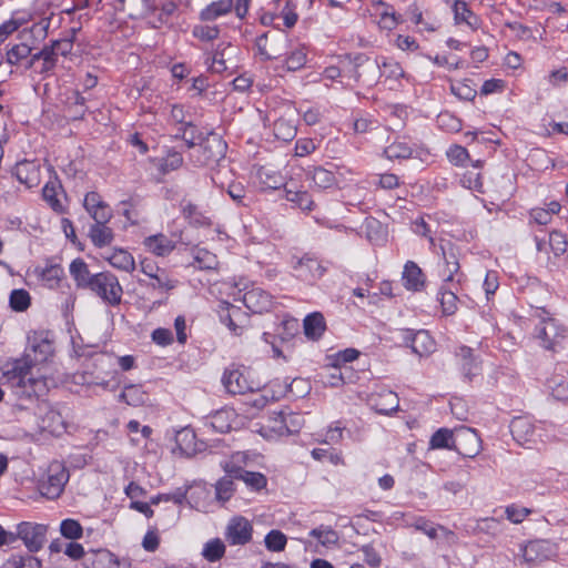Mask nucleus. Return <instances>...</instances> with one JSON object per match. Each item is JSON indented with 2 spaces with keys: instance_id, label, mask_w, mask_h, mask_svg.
<instances>
[{
  "instance_id": "f03ea898",
  "label": "nucleus",
  "mask_w": 568,
  "mask_h": 568,
  "mask_svg": "<svg viewBox=\"0 0 568 568\" xmlns=\"http://www.w3.org/2000/svg\"><path fill=\"white\" fill-rule=\"evenodd\" d=\"M404 77V70L397 61L392 58L382 57L374 61L369 59L356 63L352 78L355 82L363 81L367 85L378 82L384 78L385 82L397 81Z\"/></svg>"
},
{
  "instance_id": "c9c22d12",
  "label": "nucleus",
  "mask_w": 568,
  "mask_h": 568,
  "mask_svg": "<svg viewBox=\"0 0 568 568\" xmlns=\"http://www.w3.org/2000/svg\"><path fill=\"white\" fill-rule=\"evenodd\" d=\"M234 51L235 48L230 43H220L213 54L211 70L216 73L225 71L229 68L227 61Z\"/></svg>"
},
{
  "instance_id": "f257e3e1",
  "label": "nucleus",
  "mask_w": 568,
  "mask_h": 568,
  "mask_svg": "<svg viewBox=\"0 0 568 568\" xmlns=\"http://www.w3.org/2000/svg\"><path fill=\"white\" fill-rule=\"evenodd\" d=\"M51 355L52 345L43 339L31 345L26 354L16 359L11 368L7 369L3 375L12 387L21 390V395L41 396L49 389L48 379L43 375H34L33 369Z\"/></svg>"
},
{
  "instance_id": "4be33fe9",
  "label": "nucleus",
  "mask_w": 568,
  "mask_h": 568,
  "mask_svg": "<svg viewBox=\"0 0 568 568\" xmlns=\"http://www.w3.org/2000/svg\"><path fill=\"white\" fill-rule=\"evenodd\" d=\"M460 362V371L467 381H471L480 373V362L474 356L473 349L467 346H460L456 353Z\"/></svg>"
},
{
  "instance_id": "39448f33",
  "label": "nucleus",
  "mask_w": 568,
  "mask_h": 568,
  "mask_svg": "<svg viewBox=\"0 0 568 568\" xmlns=\"http://www.w3.org/2000/svg\"><path fill=\"white\" fill-rule=\"evenodd\" d=\"M226 144L219 135L211 134L204 143H200L191 153V160L196 166L219 164L224 160Z\"/></svg>"
},
{
  "instance_id": "2eb2a0df",
  "label": "nucleus",
  "mask_w": 568,
  "mask_h": 568,
  "mask_svg": "<svg viewBox=\"0 0 568 568\" xmlns=\"http://www.w3.org/2000/svg\"><path fill=\"white\" fill-rule=\"evenodd\" d=\"M83 205L95 223L109 222L112 217L111 209L102 201L100 194L97 192L87 193Z\"/></svg>"
},
{
  "instance_id": "0e129e2a",
  "label": "nucleus",
  "mask_w": 568,
  "mask_h": 568,
  "mask_svg": "<svg viewBox=\"0 0 568 568\" xmlns=\"http://www.w3.org/2000/svg\"><path fill=\"white\" fill-rule=\"evenodd\" d=\"M312 457L316 460H328L332 465H342L343 457L341 453L335 450H327L322 448H315L312 450Z\"/></svg>"
},
{
  "instance_id": "f3484780",
  "label": "nucleus",
  "mask_w": 568,
  "mask_h": 568,
  "mask_svg": "<svg viewBox=\"0 0 568 568\" xmlns=\"http://www.w3.org/2000/svg\"><path fill=\"white\" fill-rule=\"evenodd\" d=\"M372 407L379 414L388 415L399 407V398L396 393L389 389H382L369 398Z\"/></svg>"
},
{
  "instance_id": "f8f14e48",
  "label": "nucleus",
  "mask_w": 568,
  "mask_h": 568,
  "mask_svg": "<svg viewBox=\"0 0 568 568\" xmlns=\"http://www.w3.org/2000/svg\"><path fill=\"white\" fill-rule=\"evenodd\" d=\"M293 268L296 276L305 282H314L326 272V267L317 258L310 255L298 258Z\"/></svg>"
},
{
  "instance_id": "4d7b16f0",
  "label": "nucleus",
  "mask_w": 568,
  "mask_h": 568,
  "mask_svg": "<svg viewBox=\"0 0 568 568\" xmlns=\"http://www.w3.org/2000/svg\"><path fill=\"white\" fill-rule=\"evenodd\" d=\"M31 51V47L26 43L16 44L7 52V62L18 65L22 60L29 58Z\"/></svg>"
},
{
  "instance_id": "6e6552de",
  "label": "nucleus",
  "mask_w": 568,
  "mask_h": 568,
  "mask_svg": "<svg viewBox=\"0 0 568 568\" xmlns=\"http://www.w3.org/2000/svg\"><path fill=\"white\" fill-rule=\"evenodd\" d=\"M47 531L45 525L28 521L19 524L17 528L18 537L31 552H37L43 547Z\"/></svg>"
},
{
  "instance_id": "5701e85b",
  "label": "nucleus",
  "mask_w": 568,
  "mask_h": 568,
  "mask_svg": "<svg viewBox=\"0 0 568 568\" xmlns=\"http://www.w3.org/2000/svg\"><path fill=\"white\" fill-rule=\"evenodd\" d=\"M305 175L312 182L311 186L317 190L331 189L337 184L334 172L322 166L310 168Z\"/></svg>"
},
{
  "instance_id": "864d4df0",
  "label": "nucleus",
  "mask_w": 568,
  "mask_h": 568,
  "mask_svg": "<svg viewBox=\"0 0 568 568\" xmlns=\"http://www.w3.org/2000/svg\"><path fill=\"white\" fill-rule=\"evenodd\" d=\"M60 187L55 183H47L42 190L44 201L57 212L63 210V204L59 197Z\"/></svg>"
},
{
  "instance_id": "a211bd4d",
  "label": "nucleus",
  "mask_w": 568,
  "mask_h": 568,
  "mask_svg": "<svg viewBox=\"0 0 568 568\" xmlns=\"http://www.w3.org/2000/svg\"><path fill=\"white\" fill-rule=\"evenodd\" d=\"M210 425L217 433H229L239 427L240 418L233 408H223L211 416Z\"/></svg>"
},
{
  "instance_id": "b1692460",
  "label": "nucleus",
  "mask_w": 568,
  "mask_h": 568,
  "mask_svg": "<svg viewBox=\"0 0 568 568\" xmlns=\"http://www.w3.org/2000/svg\"><path fill=\"white\" fill-rule=\"evenodd\" d=\"M112 267L132 273L135 270V261L132 254L123 248H113L103 256Z\"/></svg>"
},
{
  "instance_id": "bf43d9fd",
  "label": "nucleus",
  "mask_w": 568,
  "mask_h": 568,
  "mask_svg": "<svg viewBox=\"0 0 568 568\" xmlns=\"http://www.w3.org/2000/svg\"><path fill=\"white\" fill-rule=\"evenodd\" d=\"M192 34L201 41H213L220 36V28L217 26L197 24L193 28Z\"/></svg>"
},
{
  "instance_id": "6ab92c4d",
  "label": "nucleus",
  "mask_w": 568,
  "mask_h": 568,
  "mask_svg": "<svg viewBox=\"0 0 568 568\" xmlns=\"http://www.w3.org/2000/svg\"><path fill=\"white\" fill-rule=\"evenodd\" d=\"M405 341L412 351L419 356L428 355L435 349V341L429 333L424 329L417 331L416 333H408Z\"/></svg>"
},
{
  "instance_id": "c03bdc74",
  "label": "nucleus",
  "mask_w": 568,
  "mask_h": 568,
  "mask_svg": "<svg viewBox=\"0 0 568 568\" xmlns=\"http://www.w3.org/2000/svg\"><path fill=\"white\" fill-rule=\"evenodd\" d=\"M1 568H41V560L32 555H12Z\"/></svg>"
},
{
  "instance_id": "cd10ccee",
  "label": "nucleus",
  "mask_w": 568,
  "mask_h": 568,
  "mask_svg": "<svg viewBox=\"0 0 568 568\" xmlns=\"http://www.w3.org/2000/svg\"><path fill=\"white\" fill-rule=\"evenodd\" d=\"M285 199L303 211H312L314 201L311 195L303 190H298L293 183L285 184Z\"/></svg>"
},
{
  "instance_id": "aec40b11",
  "label": "nucleus",
  "mask_w": 568,
  "mask_h": 568,
  "mask_svg": "<svg viewBox=\"0 0 568 568\" xmlns=\"http://www.w3.org/2000/svg\"><path fill=\"white\" fill-rule=\"evenodd\" d=\"M233 8L234 0L212 1L200 11L199 19L203 22H213L230 14Z\"/></svg>"
},
{
  "instance_id": "dca6fc26",
  "label": "nucleus",
  "mask_w": 568,
  "mask_h": 568,
  "mask_svg": "<svg viewBox=\"0 0 568 568\" xmlns=\"http://www.w3.org/2000/svg\"><path fill=\"white\" fill-rule=\"evenodd\" d=\"M13 175L28 189L40 184V166L33 161H21L16 164Z\"/></svg>"
},
{
  "instance_id": "72a5a7b5",
  "label": "nucleus",
  "mask_w": 568,
  "mask_h": 568,
  "mask_svg": "<svg viewBox=\"0 0 568 568\" xmlns=\"http://www.w3.org/2000/svg\"><path fill=\"white\" fill-rule=\"evenodd\" d=\"M263 40H267V34H264L258 39L261 53L264 54L266 59H276L280 55H282L283 51L286 50L288 43L287 38L283 34L273 37L268 45L262 48L261 43Z\"/></svg>"
},
{
  "instance_id": "6e6d98bb",
  "label": "nucleus",
  "mask_w": 568,
  "mask_h": 568,
  "mask_svg": "<svg viewBox=\"0 0 568 568\" xmlns=\"http://www.w3.org/2000/svg\"><path fill=\"white\" fill-rule=\"evenodd\" d=\"M31 303V297L26 290H13L10 294V306L16 312H24Z\"/></svg>"
},
{
  "instance_id": "ddd939ff",
  "label": "nucleus",
  "mask_w": 568,
  "mask_h": 568,
  "mask_svg": "<svg viewBox=\"0 0 568 568\" xmlns=\"http://www.w3.org/2000/svg\"><path fill=\"white\" fill-rule=\"evenodd\" d=\"M442 252L444 263L440 266L439 275L445 283H453L455 281V276L459 274L460 270L458 252L449 242L442 245Z\"/></svg>"
},
{
  "instance_id": "423d86ee",
  "label": "nucleus",
  "mask_w": 568,
  "mask_h": 568,
  "mask_svg": "<svg viewBox=\"0 0 568 568\" xmlns=\"http://www.w3.org/2000/svg\"><path fill=\"white\" fill-rule=\"evenodd\" d=\"M222 383L225 389L233 395H242L260 388V383L251 378V373L246 368L226 369Z\"/></svg>"
},
{
  "instance_id": "49530a36",
  "label": "nucleus",
  "mask_w": 568,
  "mask_h": 568,
  "mask_svg": "<svg viewBox=\"0 0 568 568\" xmlns=\"http://www.w3.org/2000/svg\"><path fill=\"white\" fill-rule=\"evenodd\" d=\"M287 537L278 529H272L264 538L265 548L268 551L281 552L285 549Z\"/></svg>"
},
{
  "instance_id": "9d476101",
  "label": "nucleus",
  "mask_w": 568,
  "mask_h": 568,
  "mask_svg": "<svg viewBox=\"0 0 568 568\" xmlns=\"http://www.w3.org/2000/svg\"><path fill=\"white\" fill-rule=\"evenodd\" d=\"M454 450L465 457H475L480 452V438L477 433L467 427L455 432Z\"/></svg>"
},
{
  "instance_id": "c756f323",
  "label": "nucleus",
  "mask_w": 568,
  "mask_h": 568,
  "mask_svg": "<svg viewBox=\"0 0 568 568\" xmlns=\"http://www.w3.org/2000/svg\"><path fill=\"white\" fill-rule=\"evenodd\" d=\"M145 247L158 256L169 255L175 247L173 241H171L164 234H155L144 240Z\"/></svg>"
},
{
  "instance_id": "09e8293b",
  "label": "nucleus",
  "mask_w": 568,
  "mask_h": 568,
  "mask_svg": "<svg viewBox=\"0 0 568 568\" xmlns=\"http://www.w3.org/2000/svg\"><path fill=\"white\" fill-rule=\"evenodd\" d=\"M63 277V268L60 265H50L44 267L40 273L42 283L49 287L54 288L59 286Z\"/></svg>"
},
{
  "instance_id": "20e7f679",
  "label": "nucleus",
  "mask_w": 568,
  "mask_h": 568,
  "mask_svg": "<svg viewBox=\"0 0 568 568\" xmlns=\"http://www.w3.org/2000/svg\"><path fill=\"white\" fill-rule=\"evenodd\" d=\"M88 288L111 306H118L122 301V286L118 277L110 272L93 274Z\"/></svg>"
},
{
  "instance_id": "4468645a",
  "label": "nucleus",
  "mask_w": 568,
  "mask_h": 568,
  "mask_svg": "<svg viewBox=\"0 0 568 568\" xmlns=\"http://www.w3.org/2000/svg\"><path fill=\"white\" fill-rule=\"evenodd\" d=\"M244 305L254 313H263L271 310L272 296L261 287H252L243 294Z\"/></svg>"
},
{
  "instance_id": "de8ad7c7",
  "label": "nucleus",
  "mask_w": 568,
  "mask_h": 568,
  "mask_svg": "<svg viewBox=\"0 0 568 568\" xmlns=\"http://www.w3.org/2000/svg\"><path fill=\"white\" fill-rule=\"evenodd\" d=\"M385 155L389 160H404L413 154V149L404 141H395L384 150Z\"/></svg>"
},
{
  "instance_id": "052dcab7",
  "label": "nucleus",
  "mask_w": 568,
  "mask_h": 568,
  "mask_svg": "<svg viewBox=\"0 0 568 568\" xmlns=\"http://www.w3.org/2000/svg\"><path fill=\"white\" fill-rule=\"evenodd\" d=\"M365 231L366 237L372 243H379L385 237V232L382 224L374 219H367L365 221Z\"/></svg>"
},
{
  "instance_id": "2f4dec72",
  "label": "nucleus",
  "mask_w": 568,
  "mask_h": 568,
  "mask_svg": "<svg viewBox=\"0 0 568 568\" xmlns=\"http://www.w3.org/2000/svg\"><path fill=\"white\" fill-rule=\"evenodd\" d=\"M303 326L305 336L313 341L318 339L326 328L324 316L318 312L307 315Z\"/></svg>"
},
{
  "instance_id": "7c9ffc66",
  "label": "nucleus",
  "mask_w": 568,
  "mask_h": 568,
  "mask_svg": "<svg viewBox=\"0 0 568 568\" xmlns=\"http://www.w3.org/2000/svg\"><path fill=\"white\" fill-rule=\"evenodd\" d=\"M108 222H97L91 225L89 236L97 247H104L112 243L114 234L111 227L106 226Z\"/></svg>"
},
{
  "instance_id": "ea45409f",
  "label": "nucleus",
  "mask_w": 568,
  "mask_h": 568,
  "mask_svg": "<svg viewBox=\"0 0 568 568\" xmlns=\"http://www.w3.org/2000/svg\"><path fill=\"white\" fill-rule=\"evenodd\" d=\"M42 428L51 434L60 435L65 429L62 415L53 408L48 409L42 417Z\"/></svg>"
},
{
  "instance_id": "13d9d810",
  "label": "nucleus",
  "mask_w": 568,
  "mask_h": 568,
  "mask_svg": "<svg viewBox=\"0 0 568 568\" xmlns=\"http://www.w3.org/2000/svg\"><path fill=\"white\" fill-rule=\"evenodd\" d=\"M60 532L68 539H80L83 534L81 524L75 519H64L60 525Z\"/></svg>"
},
{
  "instance_id": "412c9836",
  "label": "nucleus",
  "mask_w": 568,
  "mask_h": 568,
  "mask_svg": "<svg viewBox=\"0 0 568 568\" xmlns=\"http://www.w3.org/2000/svg\"><path fill=\"white\" fill-rule=\"evenodd\" d=\"M295 110L287 108L284 116L278 118L274 122V135L282 141H291L296 135Z\"/></svg>"
},
{
  "instance_id": "9b49d317",
  "label": "nucleus",
  "mask_w": 568,
  "mask_h": 568,
  "mask_svg": "<svg viewBox=\"0 0 568 568\" xmlns=\"http://www.w3.org/2000/svg\"><path fill=\"white\" fill-rule=\"evenodd\" d=\"M537 337L547 349H552L557 343L565 337V329L555 321V318L545 316L540 317L537 327Z\"/></svg>"
},
{
  "instance_id": "1a4fd4ad",
  "label": "nucleus",
  "mask_w": 568,
  "mask_h": 568,
  "mask_svg": "<svg viewBox=\"0 0 568 568\" xmlns=\"http://www.w3.org/2000/svg\"><path fill=\"white\" fill-rule=\"evenodd\" d=\"M85 568H131V560L106 549L91 550L85 556Z\"/></svg>"
},
{
  "instance_id": "69168bd1",
  "label": "nucleus",
  "mask_w": 568,
  "mask_h": 568,
  "mask_svg": "<svg viewBox=\"0 0 568 568\" xmlns=\"http://www.w3.org/2000/svg\"><path fill=\"white\" fill-rule=\"evenodd\" d=\"M460 181L463 186L479 193H484L480 174L475 170L466 171Z\"/></svg>"
},
{
  "instance_id": "0eeeda50",
  "label": "nucleus",
  "mask_w": 568,
  "mask_h": 568,
  "mask_svg": "<svg viewBox=\"0 0 568 568\" xmlns=\"http://www.w3.org/2000/svg\"><path fill=\"white\" fill-rule=\"evenodd\" d=\"M224 537L231 546H245L252 541L253 525L244 516H233L225 527Z\"/></svg>"
},
{
  "instance_id": "37998d69",
  "label": "nucleus",
  "mask_w": 568,
  "mask_h": 568,
  "mask_svg": "<svg viewBox=\"0 0 568 568\" xmlns=\"http://www.w3.org/2000/svg\"><path fill=\"white\" fill-rule=\"evenodd\" d=\"M183 216L189 220L190 224L196 227L211 226V219L199 211L197 206L192 203H186L182 207Z\"/></svg>"
},
{
  "instance_id": "4c0bfd02",
  "label": "nucleus",
  "mask_w": 568,
  "mask_h": 568,
  "mask_svg": "<svg viewBox=\"0 0 568 568\" xmlns=\"http://www.w3.org/2000/svg\"><path fill=\"white\" fill-rule=\"evenodd\" d=\"M195 434L190 428H182L175 434L176 450L181 456H190L194 453Z\"/></svg>"
},
{
  "instance_id": "680f3d73",
  "label": "nucleus",
  "mask_w": 568,
  "mask_h": 568,
  "mask_svg": "<svg viewBox=\"0 0 568 568\" xmlns=\"http://www.w3.org/2000/svg\"><path fill=\"white\" fill-rule=\"evenodd\" d=\"M234 491V484L230 477L221 478L215 485V495L217 500L227 501Z\"/></svg>"
},
{
  "instance_id": "a878e982",
  "label": "nucleus",
  "mask_w": 568,
  "mask_h": 568,
  "mask_svg": "<svg viewBox=\"0 0 568 568\" xmlns=\"http://www.w3.org/2000/svg\"><path fill=\"white\" fill-rule=\"evenodd\" d=\"M510 432L519 444L530 443L535 435V425L527 417H516L510 424Z\"/></svg>"
},
{
  "instance_id": "3c124183",
  "label": "nucleus",
  "mask_w": 568,
  "mask_h": 568,
  "mask_svg": "<svg viewBox=\"0 0 568 568\" xmlns=\"http://www.w3.org/2000/svg\"><path fill=\"white\" fill-rule=\"evenodd\" d=\"M547 548V542L544 540L529 541L523 548V557L526 561H536L546 557L544 551Z\"/></svg>"
},
{
  "instance_id": "5fc2aeb1",
  "label": "nucleus",
  "mask_w": 568,
  "mask_h": 568,
  "mask_svg": "<svg viewBox=\"0 0 568 568\" xmlns=\"http://www.w3.org/2000/svg\"><path fill=\"white\" fill-rule=\"evenodd\" d=\"M306 63V51L305 48L298 47L293 50L284 61V68L287 71H297L302 69Z\"/></svg>"
},
{
  "instance_id": "7ed1b4c3",
  "label": "nucleus",
  "mask_w": 568,
  "mask_h": 568,
  "mask_svg": "<svg viewBox=\"0 0 568 568\" xmlns=\"http://www.w3.org/2000/svg\"><path fill=\"white\" fill-rule=\"evenodd\" d=\"M69 477V470L62 463L52 462L45 474L39 480L38 489L43 497L57 499L63 493Z\"/></svg>"
},
{
  "instance_id": "603ef678",
  "label": "nucleus",
  "mask_w": 568,
  "mask_h": 568,
  "mask_svg": "<svg viewBox=\"0 0 568 568\" xmlns=\"http://www.w3.org/2000/svg\"><path fill=\"white\" fill-rule=\"evenodd\" d=\"M547 387L554 398L568 400V382L561 376H554L547 381Z\"/></svg>"
},
{
  "instance_id": "a19ab883",
  "label": "nucleus",
  "mask_w": 568,
  "mask_h": 568,
  "mask_svg": "<svg viewBox=\"0 0 568 568\" xmlns=\"http://www.w3.org/2000/svg\"><path fill=\"white\" fill-rule=\"evenodd\" d=\"M455 432L447 428H439L429 440V448L432 449H450L454 450Z\"/></svg>"
},
{
  "instance_id": "393cba45",
  "label": "nucleus",
  "mask_w": 568,
  "mask_h": 568,
  "mask_svg": "<svg viewBox=\"0 0 568 568\" xmlns=\"http://www.w3.org/2000/svg\"><path fill=\"white\" fill-rule=\"evenodd\" d=\"M224 469L235 478L242 479L247 486L255 490L263 489L266 484V477L261 473L242 470L241 468H234L231 464H225Z\"/></svg>"
},
{
  "instance_id": "8fccbe9b",
  "label": "nucleus",
  "mask_w": 568,
  "mask_h": 568,
  "mask_svg": "<svg viewBox=\"0 0 568 568\" xmlns=\"http://www.w3.org/2000/svg\"><path fill=\"white\" fill-rule=\"evenodd\" d=\"M310 535L318 540L324 547L337 544L338 535L329 526H320L311 530Z\"/></svg>"
},
{
  "instance_id": "774afa93",
  "label": "nucleus",
  "mask_w": 568,
  "mask_h": 568,
  "mask_svg": "<svg viewBox=\"0 0 568 568\" xmlns=\"http://www.w3.org/2000/svg\"><path fill=\"white\" fill-rule=\"evenodd\" d=\"M457 296L452 291H442L440 305L445 315H453L457 311Z\"/></svg>"
},
{
  "instance_id": "e433bc0d",
  "label": "nucleus",
  "mask_w": 568,
  "mask_h": 568,
  "mask_svg": "<svg viewBox=\"0 0 568 568\" xmlns=\"http://www.w3.org/2000/svg\"><path fill=\"white\" fill-rule=\"evenodd\" d=\"M152 163L161 174H168L178 170L183 164V156L176 151H169L164 158L154 159Z\"/></svg>"
},
{
  "instance_id": "338daca9",
  "label": "nucleus",
  "mask_w": 568,
  "mask_h": 568,
  "mask_svg": "<svg viewBox=\"0 0 568 568\" xmlns=\"http://www.w3.org/2000/svg\"><path fill=\"white\" fill-rule=\"evenodd\" d=\"M505 514L509 521L514 524H520L525 520L527 516L531 514V510L529 508L520 507L518 505H510L506 507Z\"/></svg>"
},
{
  "instance_id": "c85d7f7f",
  "label": "nucleus",
  "mask_w": 568,
  "mask_h": 568,
  "mask_svg": "<svg viewBox=\"0 0 568 568\" xmlns=\"http://www.w3.org/2000/svg\"><path fill=\"white\" fill-rule=\"evenodd\" d=\"M146 265L141 264L142 272L151 278L148 284L151 288L160 293H166L176 286V281L170 278L164 271L156 268V272H149Z\"/></svg>"
},
{
  "instance_id": "a18cd8bd",
  "label": "nucleus",
  "mask_w": 568,
  "mask_h": 568,
  "mask_svg": "<svg viewBox=\"0 0 568 568\" xmlns=\"http://www.w3.org/2000/svg\"><path fill=\"white\" fill-rule=\"evenodd\" d=\"M225 554V545L220 538L209 540L202 550V556L210 562L220 560Z\"/></svg>"
},
{
  "instance_id": "473e14b6",
  "label": "nucleus",
  "mask_w": 568,
  "mask_h": 568,
  "mask_svg": "<svg viewBox=\"0 0 568 568\" xmlns=\"http://www.w3.org/2000/svg\"><path fill=\"white\" fill-rule=\"evenodd\" d=\"M70 274L78 287L88 288L92 281L88 264L80 257L73 260L69 267Z\"/></svg>"
},
{
  "instance_id": "e2e57ef3",
  "label": "nucleus",
  "mask_w": 568,
  "mask_h": 568,
  "mask_svg": "<svg viewBox=\"0 0 568 568\" xmlns=\"http://www.w3.org/2000/svg\"><path fill=\"white\" fill-rule=\"evenodd\" d=\"M194 261L196 266L201 270H213L217 266L216 256L206 250H199Z\"/></svg>"
},
{
  "instance_id": "79ce46f5",
  "label": "nucleus",
  "mask_w": 568,
  "mask_h": 568,
  "mask_svg": "<svg viewBox=\"0 0 568 568\" xmlns=\"http://www.w3.org/2000/svg\"><path fill=\"white\" fill-rule=\"evenodd\" d=\"M454 16L457 23H466L471 29L478 28L477 17L468 9L465 1L456 0L454 4Z\"/></svg>"
},
{
  "instance_id": "bb28decb",
  "label": "nucleus",
  "mask_w": 568,
  "mask_h": 568,
  "mask_svg": "<svg viewBox=\"0 0 568 568\" xmlns=\"http://www.w3.org/2000/svg\"><path fill=\"white\" fill-rule=\"evenodd\" d=\"M261 434L267 438L288 435L285 412L281 410L278 413H273V415L270 416L267 424L262 426Z\"/></svg>"
},
{
  "instance_id": "f704fd0d",
  "label": "nucleus",
  "mask_w": 568,
  "mask_h": 568,
  "mask_svg": "<svg viewBox=\"0 0 568 568\" xmlns=\"http://www.w3.org/2000/svg\"><path fill=\"white\" fill-rule=\"evenodd\" d=\"M404 286L412 291H418L424 286V274L417 264L407 262L403 272Z\"/></svg>"
},
{
  "instance_id": "58836bf2",
  "label": "nucleus",
  "mask_w": 568,
  "mask_h": 568,
  "mask_svg": "<svg viewBox=\"0 0 568 568\" xmlns=\"http://www.w3.org/2000/svg\"><path fill=\"white\" fill-rule=\"evenodd\" d=\"M119 399L130 406H141L148 400V394L140 385H129L123 388L119 395Z\"/></svg>"
}]
</instances>
